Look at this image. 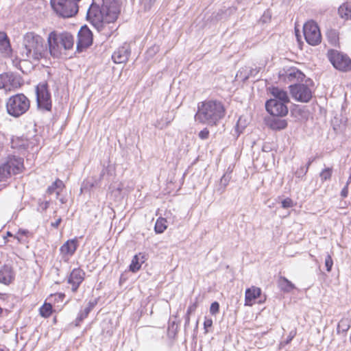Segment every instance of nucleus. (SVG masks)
Masks as SVG:
<instances>
[{
  "mask_svg": "<svg viewBox=\"0 0 351 351\" xmlns=\"http://www.w3.org/2000/svg\"><path fill=\"white\" fill-rule=\"evenodd\" d=\"M120 8L116 0H103L101 7L93 3L86 14L87 19L106 37H110L117 27L115 24Z\"/></svg>",
  "mask_w": 351,
  "mask_h": 351,
  "instance_id": "nucleus-1",
  "label": "nucleus"
},
{
  "mask_svg": "<svg viewBox=\"0 0 351 351\" xmlns=\"http://www.w3.org/2000/svg\"><path fill=\"white\" fill-rule=\"evenodd\" d=\"M21 54L27 61H38L47 54V47L45 40L34 32L26 33L23 39Z\"/></svg>",
  "mask_w": 351,
  "mask_h": 351,
  "instance_id": "nucleus-2",
  "label": "nucleus"
},
{
  "mask_svg": "<svg viewBox=\"0 0 351 351\" xmlns=\"http://www.w3.org/2000/svg\"><path fill=\"white\" fill-rule=\"evenodd\" d=\"M224 116L225 108L221 102L206 100L198 104L195 119L201 123L214 125Z\"/></svg>",
  "mask_w": 351,
  "mask_h": 351,
  "instance_id": "nucleus-3",
  "label": "nucleus"
},
{
  "mask_svg": "<svg viewBox=\"0 0 351 351\" xmlns=\"http://www.w3.org/2000/svg\"><path fill=\"white\" fill-rule=\"evenodd\" d=\"M49 51L53 57L58 58L62 53V51L73 49L74 38L69 32L57 33L51 32L47 37Z\"/></svg>",
  "mask_w": 351,
  "mask_h": 351,
  "instance_id": "nucleus-4",
  "label": "nucleus"
},
{
  "mask_svg": "<svg viewBox=\"0 0 351 351\" xmlns=\"http://www.w3.org/2000/svg\"><path fill=\"white\" fill-rule=\"evenodd\" d=\"M29 99L22 93L11 96L6 102L8 113L14 117H19L25 114L29 108Z\"/></svg>",
  "mask_w": 351,
  "mask_h": 351,
  "instance_id": "nucleus-5",
  "label": "nucleus"
},
{
  "mask_svg": "<svg viewBox=\"0 0 351 351\" xmlns=\"http://www.w3.org/2000/svg\"><path fill=\"white\" fill-rule=\"evenodd\" d=\"M81 0H51V7L60 16L69 18L78 12V3Z\"/></svg>",
  "mask_w": 351,
  "mask_h": 351,
  "instance_id": "nucleus-6",
  "label": "nucleus"
},
{
  "mask_svg": "<svg viewBox=\"0 0 351 351\" xmlns=\"http://www.w3.org/2000/svg\"><path fill=\"white\" fill-rule=\"evenodd\" d=\"M303 32L306 41L312 46L321 43L322 35L319 28L313 21L306 22L303 27Z\"/></svg>",
  "mask_w": 351,
  "mask_h": 351,
  "instance_id": "nucleus-7",
  "label": "nucleus"
},
{
  "mask_svg": "<svg viewBox=\"0 0 351 351\" xmlns=\"http://www.w3.org/2000/svg\"><path fill=\"white\" fill-rule=\"evenodd\" d=\"M36 93L38 107L45 110H51V99L47 89V84L46 82L38 84L36 88Z\"/></svg>",
  "mask_w": 351,
  "mask_h": 351,
  "instance_id": "nucleus-8",
  "label": "nucleus"
},
{
  "mask_svg": "<svg viewBox=\"0 0 351 351\" xmlns=\"http://www.w3.org/2000/svg\"><path fill=\"white\" fill-rule=\"evenodd\" d=\"M329 59L334 67L342 71H348L351 69V60L350 58L337 51H331Z\"/></svg>",
  "mask_w": 351,
  "mask_h": 351,
  "instance_id": "nucleus-9",
  "label": "nucleus"
},
{
  "mask_svg": "<svg viewBox=\"0 0 351 351\" xmlns=\"http://www.w3.org/2000/svg\"><path fill=\"white\" fill-rule=\"evenodd\" d=\"M289 87L292 97L298 101L308 102L312 97V90L307 85L298 84Z\"/></svg>",
  "mask_w": 351,
  "mask_h": 351,
  "instance_id": "nucleus-10",
  "label": "nucleus"
},
{
  "mask_svg": "<svg viewBox=\"0 0 351 351\" xmlns=\"http://www.w3.org/2000/svg\"><path fill=\"white\" fill-rule=\"evenodd\" d=\"M77 51L82 52L89 47L93 43V34L89 28L84 25L78 32Z\"/></svg>",
  "mask_w": 351,
  "mask_h": 351,
  "instance_id": "nucleus-11",
  "label": "nucleus"
},
{
  "mask_svg": "<svg viewBox=\"0 0 351 351\" xmlns=\"http://www.w3.org/2000/svg\"><path fill=\"white\" fill-rule=\"evenodd\" d=\"M287 103L276 99H271L266 102L265 107L267 112L274 117H283L288 113Z\"/></svg>",
  "mask_w": 351,
  "mask_h": 351,
  "instance_id": "nucleus-12",
  "label": "nucleus"
},
{
  "mask_svg": "<svg viewBox=\"0 0 351 351\" xmlns=\"http://www.w3.org/2000/svg\"><path fill=\"white\" fill-rule=\"evenodd\" d=\"M21 86L19 79L12 73L0 74V89L11 90Z\"/></svg>",
  "mask_w": 351,
  "mask_h": 351,
  "instance_id": "nucleus-13",
  "label": "nucleus"
},
{
  "mask_svg": "<svg viewBox=\"0 0 351 351\" xmlns=\"http://www.w3.org/2000/svg\"><path fill=\"white\" fill-rule=\"evenodd\" d=\"M85 273L80 269H73L68 278V283L72 285L71 290L76 292L80 284L84 279Z\"/></svg>",
  "mask_w": 351,
  "mask_h": 351,
  "instance_id": "nucleus-14",
  "label": "nucleus"
},
{
  "mask_svg": "<svg viewBox=\"0 0 351 351\" xmlns=\"http://www.w3.org/2000/svg\"><path fill=\"white\" fill-rule=\"evenodd\" d=\"M130 54V49L128 45L125 44L118 48L112 55V59L116 64L125 63L128 61Z\"/></svg>",
  "mask_w": 351,
  "mask_h": 351,
  "instance_id": "nucleus-15",
  "label": "nucleus"
},
{
  "mask_svg": "<svg viewBox=\"0 0 351 351\" xmlns=\"http://www.w3.org/2000/svg\"><path fill=\"white\" fill-rule=\"evenodd\" d=\"M5 163L12 175L19 173L23 167V160L19 157L10 156Z\"/></svg>",
  "mask_w": 351,
  "mask_h": 351,
  "instance_id": "nucleus-16",
  "label": "nucleus"
},
{
  "mask_svg": "<svg viewBox=\"0 0 351 351\" xmlns=\"http://www.w3.org/2000/svg\"><path fill=\"white\" fill-rule=\"evenodd\" d=\"M14 278L12 267L5 265L0 268V282L4 285L10 284Z\"/></svg>",
  "mask_w": 351,
  "mask_h": 351,
  "instance_id": "nucleus-17",
  "label": "nucleus"
},
{
  "mask_svg": "<svg viewBox=\"0 0 351 351\" xmlns=\"http://www.w3.org/2000/svg\"><path fill=\"white\" fill-rule=\"evenodd\" d=\"M261 294V289L256 287H252L247 289L245 295V305L252 306L255 299L258 298Z\"/></svg>",
  "mask_w": 351,
  "mask_h": 351,
  "instance_id": "nucleus-18",
  "label": "nucleus"
},
{
  "mask_svg": "<svg viewBox=\"0 0 351 351\" xmlns=\"http://www.w3.org/2000/svg\"><path fill=\"white\" fill-rule=\"evenodd\" d=\"M77 240L76 239L68 240L60 247V252L63 255L72 256L77 250Z\"/></svg>",
  "mask_w": 351,
  "mask_h": 351,
  "instance_id": "nucleus-19",
  "label": "nucleus"
},
{
  "mask_svg": "<svg viewBox=\"0 0 351 351\" xmlns=\"http://www.w3.org/2000/svg\"><path fill=\"white\" fill-rule=\"evenodd\" d=\"M145 255L139 253L138 254L135 255L130 265V270L132 272H136L138 271L141 267V265L145 262Z\"/></svg>",
  "mask_w": 351,
  "mask_h": 351,
  "instance_id": "nucleus-20",
  "label": "nucleus"
},
{
  "mask_svg": "<svg viewBox=\"0 0 351 351\" xmlns=\"http://www.w3.org/2000/svg\"><path fill=\"white\" fill-rule=\"evenodd\" d=\"M304 75L295 68H291L286 72L285 78L289 82L302 80Z\"/></svg>",
  "mask_w": 351,
  "mask_h": 351,
  "instance_id": "nucleus-21",
  "label": "nucleus"
},
{
  "mask_svg": "<svg viewBox=\"0 0 351 351\" xmlns=\"http://www.w3.org/2000/svg\"><path fill=\"white\" fill-rule=\"evenodd\" d=\"M64 188V184L63 182L60 179H56L52 184L50 185L47 189L46 193L49 195H51L53 193L58 196L62 189Z\"/></svg>",
  "mask_w": 351,
  "mask_h": 351,
  "instance_id": "nucleus-22",
  "label": "nucleus"
},
{
  "mask_svg": "<svg viewBox=\"0 0 351 351\" xmlns=\"http://www.w3.org/2000/svg\"><path fill=\"white\" fill-rule=\"evenodd\" d=\"M271 93L274 96V99L283 102H289V99L287 93L278 87H273L271 90Z\"/></svg>",
  "mask_w": 351,
  "mask_h": 351,
  "instance_id": "nucleus-23",
  "label": "nucleus"
},
{
  "mask_svg": "<svg viewBox=\"0 0 351 351\" xmlns=\"http://www.w3.org/2000/svg\"><path fill=\"white\" fill-rule=\"evenodd\" d=\"M269 126L271 129L276 130H283L287 126L286 120L274 117L269 121Z\"/></svg>",
  "mask_w": 351,
  "mask_h": 351,
  "instance_id": "nucleus-24",
  "label": "nucleus"
},
{
  "mask_svg": "<svg viewBox=\"0 0 351 351\" xmlns=\"http://www.w3.org/2000/svg\"><path fill=\"white\" fill-rule=\"evenodd\" d=\"M96 304L95 302H89L87 306L80 312L77 319H76V326L79 325L80 322L83 321L87 316L89 313L92 311V309L95 307Z\"/></svg>",
  "mask_w": 351,
  "mask_h": 351,
  "instance_id": "nucleus-25",
  "label": "nucleus"
},
{
  "mask_svg": "<svg viewBox=\"0 0 351 351\" xmlns=\"http://www.w3.org/2000/svg\"><path fill=\"white\" fill-rule=\"evenodd\" d=\"M10 42L4 32H0V51L8 55L10 51Z\"/></svg>",
  "mask_w": 351,
  "mask_h": 351,
  "instance_id": "nucleus-26",
  "label": "nucleus"
},
{
  "mask_svg": "<svg viewBox=\"0 0 351 351\" xmlns=\"http://www.w3.org/2000/svg\"><path fill=\"white\" fill-rule=\"evenodd\" d=\"M280 289L284 292H290L295 288V285L285 277H280L278 281Z\"/></svg>",
  "mask_w": 351,
  "mask_h": 351,
  "instance_id": "nucleus-27",
  "label": "nucleus"
},
{
  "mask_svg": "<svg viewBox=\"0 0 351 351\" xmlns=\"http://www.w3.org/2000/svg\"><path fill=\"white\" fill-rule=\"evenodd\" d=\"M351 326V320L348 318H342L337 325V333L346 335Z\"/></svg>",
  "mask_w": 351,
  "mask_h": 351,
  "instance_id": "nucleus-28",
  "label": "nucleus"
},
{
  "mask_svg": "<svg viewBox=\"0 0 351 351\" xmlns=\"http://www.w3.org/2000/svg\"><path fill=\"white\" fill-rule=\"evenodd\" d=\"M339 16L346 20L351 19V4L344 3L338 9Z\"/></svg>",
  "mask_w": 351,
  "mask_h": 351,
  "instance_id": "nucleus-29",
  "label": "nucleus"
},
{
  "mask_svg": "<svg viewBox=\"0 0 351 351\" xmlns=\"http://www.w3.org/2000/svg\"><path fill=\"white\" fill-rule=\"evenodd\" d=\"M167 228V220L165 218L159 217L155 224L154 230L156 233H162Z\"/></svg>",
  "mask_w": 351,
  "mask_h": 351,
  "instance_id": "nucleus-30",
  "label": "nucleus"
},
{
  "mask_svg": "<svg viewBox=\"0 0 351 351\" xmlns=\"http://www.w3.org/2000/svg\"><path fill=\"white\" fill-rule=\"evenodd\" d=\"M52 313V306L49 303H45L40 308V314L42 317H49Z\"/></svg>",
  "mask_w": 351,
  "mask_h": 351,
  "instance_id": "nucleus-31",
  "label": "nucleus"
},
{
  "mask_svg": "<svg viewBox=\"0 0 351 351\" xmlns=\"http://www.w3.org/2000/svg\"><path fill=\"white\" fill-rule=\"evenodd\" d=\"M243 72H246V71H239L237 75V77H241L243 81L247 80L250 76H254L256 73L259 72V69H251L247 74L245 73L243 75Z\"/></svg>",
  "mask_w": 351,
  "mask_h": 351,
  "instance_id": "nucleus-32",
  "label": "nucleus"
},
{
  "mask_svg": "<svg viewBox=\"0 0 351 351\" xmlns=\"http://www.w3.org/2000/svg\"><path fill=\"white\" fill-rule=\"evenodd\" d=\"M11 175L5 162L0 166V181L7 179Z\"/></svg>",
  "mask_w": 351,
  "mask_h": 351,
  "instance_id": "nucleus-33",
  "label": "nucleus"
},
{
  "mask_svg": "<svg viewBox=\"0 0 351 351\" xmlns=\"http://www.w3.org/2000/svg\"><path fill=\"white\" fill-rule=\"evenodd\" d=\"M97 185V182L95 180H86L84 181L81 190L90 191L93 187Z\"/></svg>",
  "mask_w": 351,
  "mask_h": 351,
  "instance_id": "nucleus-34",
  "label": "nucleus"
},
{
  "mask_svg": "<svg viewBox=\"0 0 351 351\" xmlns=\"http://www.w3.org/2000/svg\"><path fill=\"white\" fill-rule=\"evenodd\" d=\"M332 176V169L326 168L320 173V178L322 181L330 179Z\"/></svg>",
  "mask_w": 351,
  "mask_h": 351,
  "instance_id": "nucleus-35",
  "label": "nucleus"
},
{
  "mask_svg": "<svg viewBox=\"0 0 351 351\" xmlns=\"http://www.w3.org/2000/svg\"><path fill=\"white\" fill-rule=\"evenodd\" d=\"M156 0H140L141 4L143 5V9L147 11L149 10Z\"/></svg>",
  "mask_w": 351,
  "mask_h": 351,
  "instance_id": "nucleus-36",
  "label": "nucleus"
},
{
  "mask_svg": "<svg viewBox=\"0 0 351 351\" xmlns=\"http://www.w3.org/2000/svg\"><path fill=\"white\" fill-rule=\"evenodd\" d=\"M333 265V261L330 255L328 254L325 258V266L328 271H330Z\"/></svg>",
  "mask_w": 351,
  "mask_h": 351,
  "instance_id": "nucleus-37",
  "label": "nucleus"
},
{
  "mask_svg": "<svg viewBox=\"0 0 351 351\" xmlns=\"http://www.w3.org/2000/svg\"><path fill=\"white\" fill-rule=\"evenodd\" d=\"M230 176H227L226 174H224L221 180H220V184L221 186H223V191H224V189H226V186L228 184L229 182H230Z\"/></svg>",
  "mask_w": 351,
  "mask_h": 351,
  "instance_id": "nucleus-38",
  "label": "nucleus"
},
{
  "mask_svg": "<svg viewBox=\"0 0 351 351\" xmlns=\"http://www.w3.org/2000/svg\"><path fill=\"white\" fill-rule=\"evenodd\" d=\"M308 171V167H301L299 169L295 171V176L298 178H302L304 176Z\"/></svg>",
  "mask_w": 351,
  "mask_h": 351,
  "instance_id": "nucleus-39",
  "label": "nucleus"
},
{
  "mask_svg": "<svg viewBox=\"0 0 351 351\" xmlns=\"http://www.w3.org/2000/svg\"><path fill=\"white\" fill-rule=\"evenodd\" d=\"M219 304L217 302H214L211 304L210 307V312L213 315H215L219 312Z\"/></svg>",
  "mask_w": 351,
  "mask_h": 351,
  "instance_id": "nucleus-40",
  "label": "nucleus"
},
{
  "mask_svg": "<svg viewBox=\"0 0 351 351\" xmlns=\"http://www.w3.org/2000/svg\"><path fill=\"white\" fill-rule=\"evenodd\" d=\"M293 205V201L290 198H286L282 201V207L284 208H291Z\"/></svg>",
  "mask_w": 351,
  "mask_h": 351,
  "instance_id": "nucleus-41",
  "label": "nucleus"
},
{
  "mask_svg": "<svg viewBox=\"0 0 351 351\" xmlns=\"http://www.w3.org/2000/svg\"><path fill=\"white\" fill-rule=\"evenodd\" d=\"M198 136L202 140L207 139L209 136L208 130L207 128H204V130L199 132Z\"/></svg>",
  "mask_w": 351,
  "mask_h": 351,
  "instance_id": "nucleus-42",
  "label": "nucleus"
},
{
  "mask_svg": "<svg viewBox=\"0 0 351 351\" xmlns=\"http://www.w3.org/2000/svg\"><path fill=\"white\" fill-rule=\"evenodd\" d=\"M213 325V320L210 318H205L204 322V327L206 331H207L208 328L211 327Z\"/></svg>",
  "mask_w": 351,
  "mask_h": 351,
  "instance_id": "nucleus-43",
  "label": "nucleus"
},
{
  "mask_svg": "<svg viewBox=\"0 0 351 351\" xmlns=\"http://www.w3.org/2000/svg\"><path fill=\"white\" fill-rule=\"evenodd\" d=\"M296 335V331L295 330H291L290 331L287 338V340L285 341V343L286 344H288L289 343L292 339L294 338V337Z\"/></svg>",
  "mask_w": 351,
  "mask_h": 351,
  "instance_id": "nucleus-44",
  "label": "nucleus"
},
{
  "mask_svg": "<svg viewBox=\"0 0 351 351\" xmlns=\"http://www.w3.org/2000/svg\"><path fill=\"white\" fill-rule=\"evenodd\" d=\"M49 206V202H42L39 204V208L43 210H45Z\"/></svg>",
  "mask_w": 351,
  "mask_h": 351,
  "instance_id": "nucleus-45",
  "label": "nucleus"
},
{
  "mask_svg": "<svg viewBox=\"0 0 351 351\" xmlns=\"http://www.w3.org/2000/svg\"><path fill=\"white\" fill-rule=\"evenodd\" d=\"M348 194V185L347 184L346 186L343 188V189L341 191V195L343 197H346Z\"/></svg>",
  "mask_w": 351,
  "mask_h": 351,
  "instance_id": "nucleus-46",
  "label": "nucleus"
},
{
  "mask_svg": "<svg viewBox=\"0 0 351 351\" xmlns=\"http://www.w3.org/2000/svg\"><path fill=\"white\" fill-rule=\"evenodd\" d=\"M28 232L26 230H19L17 232V234L14 236V238L16 239L19 241H20V238L19 237V234L21 235H25Z\"/></svg>",
  "mask_w": 351,
  "mask_h": 351,
  "instance_id": "nucleus-47",
  "label": "nucleus"
},
{
  "mask_svg": "<svg viewBox=\"0 0 351 351\" xmlns=\"http://www.w3.org/2000/svg\"><path fill=\"white\" fill-rule=\"evenodd\" d=\"M158 51V46H154L152 48H149L147 51L148 53H155L156 51Z\"/></svg>",
  "mask_w": 351,
  "mask_h": 351,
  "instance_id": "nucleus-48",
  "label": "nucleus"
},
{
  "mask_svg": "<svg viewBox=\"0 0 351 351\" xmlns=\"http://www.w3.org/2000/svg\"><path fill=\"white\" fill-rule=\"evenodd\" d=\"M61 218H58L56 221L51 222V226L53 228H58L60 223H61Z\"/></svg>",
  "mask_w": 351,
  "mask_h": 351,
  "instance_id": "nucleus-49",
  "label": "nucleus"
},
{
  "mask_svg": "<svg viewBox=\"0 0 351 351\" xmlns=\"http://www.w3.org/2000/svg\"><path fill=\"white\" fill-rule=\"evenodd\" d=\"M197 307L196 304H193V305H191L188 310H187V314L191 313V312L194 311Z\"/></svg>",
  "mask_w": 351,
  "mask_h": 351,
  "instance_id": "nucleus-50",
  "label": "nucleus"
},
{
  "mask_svg": "<svg viewBox=\"0 0 351 351\" xmlns=\"http://www.w3.org/2000/svg\"><path fill=\"white\" fill-rule=\"evenodd\" d=\"M189 321H190V318H189V314H187V316L186 317V323L185 324H189Z\"/></svg>",
  "mask_w": 351,
  "mask_h": 351,
  "instance_id": "nucleus-51",
  "label": "nucleus"
},
{
  "mask_svg": "<svg viewBox=\"0 0 351 351\" xmlns=\"http://www.w3.org/2000/svg\"><path fill=\"white\" fill-rule=\"evenodd\" d=\"M351 182V173L350 174L348 181H347V185H349V184Z\"/></svg>",
  "mask_w": 351,
  "mask_h": 351,
  "instance_id": "nucleus-52",
  "label": "nucleus"
},
{
  "mask_svg": "<svg viewBox=\"0 0 351 351\" xmlns=\"http://www.w3.org/2000/svg\"><path fill=\"white\" fill-rule=\"evenodd\" d=\"M312 162H313V160L309 159V160H308V163H307V165L306 166V167H308V169L309 168V166L311 165Z\"/></svg>",
  "mask_w": 351,
  "mask_h": 351,
  "instance_id": "nucleus-53",
  "label": "nucleus"
},
{
  "mask_svg": "<svg viewBox=\"0 0 351 351\" xmlns=\"http://www.w3.org/2000/svg\"><path fill=\"white\" fill-rule=\"evenodd\" d=\"M7 235H8V237H12V233H11L10 232H7Z\"/></svg>",
  "mask_w": 351,
  "mask_h": 351,
  "instance_id": "nucleus-54",
  "label": "nucleus"
},
{
  "mask_svg": "<svg viewBox=\"0 0 351 351\" xmlns=\"http://www.w3.org/2000/svg\"><path fill=\"white\" fill-rule=\"evenodd\" d=\"M240 121H241V119H239V121H238V123H237V128H239V127Z\"/></svg>",
  "mask_w": 351,
  "mask_h": 351,
  "instance_id": "nucleus-55",
  "label": "nucleus"
},
{
  "mask_svg": "<svg viewBox=\"0 0 351 351\" xmlns=\"http://www.w3.org/2000/svg\"><path fill=\"white\" fill-rule=\"evenodd\" d=\"M156 126L158 127V128H163V125L160 126V124L156 125Z\"/></svg>",
  "mask_w": 351,
  "mask_h": 351,
  "instance_id": "nucleus-56",
  "label": "nucleus"
},
{
  "mask_svg": "<svg viewBox=\"0 0 351 351\" xmlns=\"http://www.w3.org/2000/svg\"><path fill=\"white\" fill-rule=\"evenodd\" d=\"M0 351H6L3 348L0 347Z\"/></svg>",
  "mask_w": 351,
  "mask_h": 351,
  "instance_id": "nucleus-57",
  "label": "nucleus"
},
{
  "mask_svg": "<svg viewBox=\"0 0 351 351\" xmlns=\"http://www.w3.org/2000/svg\"><path fill=\"white\" fill-rule=\"evenodd\" d=\"M171 120H169L166 124H165V126H167L168 125L169 123H171Z\"/></svg>",
  "mask_w": 351,
  "mask_h": 351,
  "instance_id": "nucleus-58",
  "label": "nucleus"
},
{
  "mask_svg": "<svg viewBox=\"0 0 351 351\" xmlns=\"http://www.w3.org/2000/svg\"><path fill=\"white\" fill-rule=\"evenodd\" d=\"M2 313V308L0 307V315Z\"/></svg>",
  "mask_w": 351,
  "mask_h": 351,
  "instance_id": "nucleus-59",
  "label": "nucleus"
}]
</instances>
